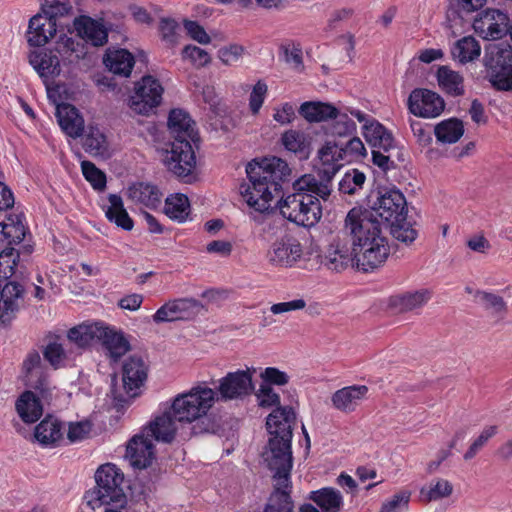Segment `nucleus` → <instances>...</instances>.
Returning <instances> with one entry per match:
<instances>
[{"instance_id":"f257e3e1","label":"nucleus","mask_w":512,"mask_h":512,"mask_svg":"<svg viewBox=\"0 0 512 512\" xmlns=\"http://www.w3.org/2000/svg\"><path fill=\"white\" fill-rule=\"evenodd\" d=\"M344 231L352 237L357 265L362 270H372L386 262L390 246L377 219L353 208L345 218Z\"/></svg>"},{"instance_id":"f03ea898","label":"nucleus","mask_w":512,"mask_h":512,"mask_svg":"<svg viewBox=\"0 0 512 512\" xmlns=\"http://www.w3.org/2000/svg\"><path fill=\"white\" fill-rule=\"evenodd\" d=\"M293 187L295 192L282 197L277 203L281 215L298 225H315L322 217L319 199H328L332 191L330 184L306 174L296 180Z\"/></svg>"},{"instance_id":"7ed1b4c3","label":"nucleus","mask_w":512,"mask_h":512,"mask_svg":"<svg viewBox=\"0 0 512 512\" xmlns=\"http://www.w3.org/2000/svg\"><path fill=\"white\" fill-rule=\"evenodd\" d=\"M246 172L250 184L242 191L244 200L256 212H267L281 193V182L290 175L288 164L277 157L264 158L249 163Z\"/></svg>"},{"instance_id":"20e7f679","label":"nucleus","mask_w":512,"mask_h":512,"mask_svg":"<svg viewBox=\"0 0 512 512\" xmlns=\"http://www.w3.org/2000/svg\"><path fill=\"white\" fill-rule=\"evenodd\" d=\"M295 413L289 407H278L267 417L266 425L271 435L264 459L268 467H292V425Z\"/></svg>"},{"instance_id":"39448f33","label":"nucleus","mask_w":512,"mask_h":512,"mask_svg":"<svg viewBox=\"0 0 512 512\" xmlns=\"http://www.w3.org/2000/svg\"><path fill=\"white\" fill-rule=\"evenodd\" d=\"M96 486L87 491L84 500L93 511L106 506L122 508L126 504L124 474L113 463L101 465L95 473Z\"/></svg>"},{"instance_id":"423d86ee","label":"nucleus","mask_w":512,"mask_h":512,"mask_svg":"<svg viewBox=\"0 0 512 512\" xmlns=\"http://www.w3.org/2000/svg\"><path fill=\"white\" fill-rule=\"evenodd\" d=\"M217 399L216 392L206 386H196L176 396L171 410L178 422L191 423L207 415Z\"/></svg>"},{"instance_id":"0eeeda50","label":"nucleus","mask_w":512,"mask_h":512,"mask_svg":"<svg viewBox=\"0 0 512 512\" xmlns=\"http://www.w3.org/2000/svg\"><path fill=\"white\" fill-rule=\"evenodd\" d=\"M69 10L68 6L58 0H44L41 12L34 15L27 31V41L31 46H44L56 33V20L59 15H64Z\"/></svg>"},{"instance_id":"6e6552de","label":"nucleus","mask_w":512,"mask_h":512,"mask_svg":"<svg viewBox=\"0 0 512 512\" xmlns=\"http://www.w3.org/2000/svg\"><path fill=\"white\" fill-rule=\"evenodd\" d=\"M163 93L161 82L152 75H145L135 83L128 105L135 113L148 115L161 104Z\"/></svg>"},{"instance_id":"1a4fd4ad","label":"nucleus","mask_w":512,"mask_h":512,"mask_svg":"<svg viewBox=\"0 0 512 512\" xmlns=\"http://www.w3.org/2000/svg\"><path fill=\"white\" fill-rule=\"evenodd\" d=\"M371 212H362L376 219L381 218L384 222L392 223L404 220L406 216V200L404 195L396 189H382L377 192L370 204Z\"/></svg>"},{"instance_id":"9d476101","label":"nucleus","mask_w":512,"mask_h":512,"mask_svg":"<svg viewBox=\"0 0 512 512\" xmlns=\"http://www.w3.org/2000/svg\"><path fill=\"white\" fill-rule=\"evenodd\" d=\"M304 255V247L294 236L285 234L276 238L269 245L265 258L275 268H291L295 266Z\"/></svg>"},{"instance_id":"9b49d317","label":"nucleus","mask_w":512,"mask_h":512,"mask_svg":"<svg viewBox=\"0 0 512 512\" xmlns=\"http://www.w3.org/2000/svg\"><path fill=\"white\" fill-rule=\"evenodd\" d=\"M163 162L177 177L190 182L196 168V157L191 142L173 141L171 149L165 152Z\"/></svg>"},{"instance_id":"f8f14e48","label":"nucleus","mask_w":512,"mask_h":512,"mask_svg":"<svg viewBox=\"0 0 512 512\" xmlns=\"http://www.w3.org/2000/svg\"><path fill=\"white\" fill-rule=\"evenodd\" d=\"M273 474L274 490L265 505L264 512H293L290 472L292 467H269Z\"/></svg>"},{"instance_id":"ddd939ff","label":"nucleus","mask_w":512,"mask_h":512,"mask_svg":"<svg viewBox=\"0 0 512 512\" xmlns=\"http://www.w3.org/2000/svg\"><path fill=\"white\" fill-rule=\"evenodd\" d=\"M255 368L229 372L219 380L218 392L222 400H243L250 396L255 389L253 375Z\"/></svg>"},{"instance_id":"4468645a","label":"nucleus","mask_w":512,"mask_h":512,"mask_svg":"<svg viewBox=\"0 0 512 512\" xmlns=\"http://www.w3.org/2000/svg\"><path fill=\"white\" fill-rule=\"evenodd\" d=\"M508 14L498 9H486L473 21L474 31L485 40L501 39L509 30Z\"/></svg>"},{"instance_id":"2eb2a0df","label":"nucleus","mask_w":512,"mask_h":512,"mask_svg":"<svg viewBox=\"0 0 512 512\" xmlns=\"http://www.w3.org/2000/svg\"><path fill=\"white\" fill-rule=\"evenodd\" d=\"M410 113L421 118L438 117L445 108L442 97L428 89H414L407 100Z\"/></svg>"},{"instance_id":"dca6fc26","label":"nucleus","mask_w":512,"mask_h":512,"mask_svg":"<svg viewBox=\"0 0 512 512\" xmlns=\"http://www.w3.org/2000/svg\"><path fill=\"white\" fill-rule=\"evenodd\" d=\"M201 308V303L194 298L173 299L163 304L152 317L157 324L173 322L188 318Z\"/></svg>"},{"instance_id":"f3484780","label":"nucleus","mask_w":512,"mask_h":512,"mask_svg":"<svg viewBox=\"0 0 512 512\" xmlns=\"http://www.w3.org/2000/svg\"><path fill=\"white\" fill-rule=\"evenodd\" d=\"M345 161L340 143L335 140L324 142L317 151L315 166L323 174L328 184L333 176L343 166Z\"/></svg>"},{"instance_id":"a211bd4d","label":"nucleus","mask_w":512,"mask_h":512,"mask_svg":"<svg viewBox=\"0 0 512 512\" xmlns=\"http://www.w3.org/2000/svg\"><path fill=\"white\" fill-rule=\"evenodd\" d=\"M126 458L134 468L145 469L155 459L152 439L142 430L134 435L127 444Z\"/></svg>"},{"instance_id":"6ab92c4d","label":"nucleus","mask_w":512,"mask_h":512,"mask_svg":"<svg viewBox=\"0 0 512 512\" xmlns=\"http://www.w3.org/2000/svg\"><path fill=\"white\" fill-rule=\"evenodd\" d=\"M369 388L366 385H350L336 390L331 396L332 407L344 414L355 412L368 398Z\"/></svg>"},{"instance_id":"aec40b11","label":"nucleus","mask_w":512,"mask_h":512,"mask_svg":"<svg viewBox=\"0 0 512 512\" xmlns=\"http://www.w3.org/2000/svg\"><path fill=\"white\" fill-rule=\"evenodd\" d=\"M29 62L43 79L49 97H52L50 80L60 75L61 67L58 55L53 51H33L29 54Z\"/></svg>"},{"instance_id":"412c9836","label":"nucleus","mask_w":512,"mask_h":512,"mask_svg":"<svg viewBox=\"0 0 512 512\" xmlns=\"http://www.w3.org/2000/svg\"><path fill=\"white\" fill-rule=\"evenodd\" d=\"M171 406L154 417L153 420L143 429L149 436L153 437L156 441L171 443L177 432V422L175 420Z\"/></svg>"},{"instance_id":"4be33fe9","label":"nucleus","mask_w":512,"mask_h":512,"mask_svg":"<svg viewBox=\"0 0 512 512\" xmlns=\"http://www.w3.org/2000/svg\"><path fill=\"white\" fill-rule=\"evenodd\" d=\"M127 197L140 209L148 208L154 210L160 206L163 193L154 184L138 182L128 187Z\"/></svg>"},{"instance_id":"5701e85b","label":"nucleus","mask_w":512,"mask_h":512,"mask_svg":"<svg viewBox=\"0 0 512 512\" xmlns=\"http://www.w3.org/2000/svg\"><path fill=\"white\" fill-rule=\"evenodd\" d=\"M23 288L16 282L0 280V321L9 322L16 314L22 301Z\"/></svg>"},{"instance_id":"b1692460","label":"nucleus","mask_w":512,"mask_h":512,"mask_svg":"<svg viewBox=\"0 0 512 512\" xmlns=\"http://www.w3.org/2000/svg\"><path fill=\"white\" fill-rule=\"evenodd\" d=\"M103 333V324L98 322H85L79 324L67 332V342L75 346L74 351H81L90 346L94 341L99 340Z\"/></svg>"},{"instance_id":"393cba45","label":"nucleus","mask_w":512,"mask_h":512,"mask_svg":"<svg viewBox=\"0 0 512 512\" xmlns=\"http://www.w3.org/2000/svg\"><path fill=\"white\" fill-rule=\"evenodd\" d=\"M168 128L173 141L194 142L197 138L195 123L189 114L181 109H173L168 117Z\"/></svg>"},{"instance_id":"a878e982","label":"nucleus","mask_w":512,"mask_h":512,"mask_svg":"<svg viewBox=\"0 0 512 512\" xmlns=\"http://www.w3.org/2000/svg\"><path fill=\"white\" fill-rule=\"evenodd\" d=\"M429 289H419L393 295L389 298V306L399 313L417 311L423 308L431 299Z\"/></svg>"},{"instance_id":"bb28decb","label":"nucleus","mask_w":512,"mask_h":512,"mask_svg":"<svg viewBox=\"0 0 512 512\" xmlns=\"http://www.w3.org/2000/svg\"><path fill=\"white\" fill-rule=\"evenodd\" d=\"M324 264L330 270L342 271L353 264L355 253L347 243L337 238L334 239L325 253Z\"/></svg>"},{"instance_id":"cd10ccee","label":"nucleus","mask_w":512,"mask_h":512,"mask_svg":"<svg viewBox=\"0 0 512 512\" xmlns=\"http://www.w3.org/2000/svg\"><path fill=\"white\" fill-rule=\"evenodd\" d=\"M78 36L93 46H103L108 39L107 30L98 21L88 16H81L74 21Z\"/></svg>"},{"instance_id":"c85d7f7f","label":"nucleus","mask_w":512,"mask_h":512,"mask_svg":"<svg viewBox=\"0 0 512 512\" xmlns=\"http://www.w3.org/2000/svg\"><path fill=\"white\" fill-rule=\"evenodd\" d=\"M56 117L62 131L71 138H78L84 131V119L78 110L70 104H60L56 108Z\"/></svg>"},{"instance_id":"c756f323","label":"nucleus","mask_w":512,"mask_h":512,"mask_svg":"<svg viewBox=\"0 0 512 512\" xmlns=\"http://www.w3.org/2000/svg\"><path fill=\"white\" fill-rule=\"evenodd\" d=\"M148 367L139 356L129 357L123 364V383L127 392H133L143 385Z\"/></svg>"},{"instance_id":"7c9ffc66","label":"nucleus","mask_w":512,"mask_h":512,"mask_svg":"<svg viewBox=\"0 0 512 512\" xmlns=\"http://www.w3.org/2000/svg\"><path fill=\"white\" fill-rule=\"evenodd\" d=\"M362 135L373 149L383 150L386 153L394 147L392 133L376 119L369 125L362 126Z\"/></svg>"},{"instance_id":"2f4dec72","label":"nucleus","mask_w":512,"mask_h":512,"mask_svg":"<svg viewBox=\"0 0 512 512\" xmlns=\"http://www.w3.org/2000/svg\"><path fill=\"white\" fill-rule=\"evenodd\" d=\"M483 65L485 71L512 66V46L508 43H492L485 47Z\"/></svg>"},{"instance_id":"473e14b6","label":"nucleus","mask_w":512,"mask_h":512,"mask_svg":"<svg viewBox=\"0 0 512 512\" xmlns=\"http://www.w3.org/2000/svg\"><path fill=\"white\" fill-rule=\"evenodd\" d=\"M34 436L41 445L54 446L63 439L64 426L57 418L47 416L36 426Z\"/></svg>"},{"instance_id":"72a5a7b5","label":"nucleus","mask_w":512,"mask_h":512,"mask_svg":"<svg viewBox=\"0 0 512 512\" xmlns=\"http://www.w3.org/2000/svg\"><path fill=\"white\" fill-rule=\"evenodd\" d=\"M104 64L112 73L129 77L134 67L135 59L126 49H108L105 53Z\"/></svg>"},{"instance_id":"f704fd0d","label":"nucleus","mask_w":512,"mask_h":512,"mask_svg":"<svg viewBox=\"0 0 512 512\" xmlns=\"http://www.w3.org/2000/svg\"><path fill=\"white\" fill-rule=\"evenodd\" d=\"M78 354L67 341L59 342L58 338L50 340L43 351L44 358L56 369L65 366Z\"/></svg>"},{"instance_id":"c9c22d12","label":"nucleus","mask_w":512,"mask_h":512,"mask_svg":"<svg viewBox=\"0 0 512 512\" xmlns=\"http://www.w3.org/2000/svg\"><path fill=\"white\" fill-rule=\"evenodd\" d=\"M100 341L107 350L111 359L117 361L130 349V344L124 334L103 325V333H101Z\"/></svg>"},{"instance_id":"e433bc0d","label":"nucleus","mask_w":512,"mask_h":512,"mask_svg":"<svg viewBox=\"0 0 512 512\" xmlns=\"http://www.w3.org/2000/svg\"><path fill=\"white\" fill-rule=\"evenodd\" d=\"M16 410L25 423L36 422L43 414V406L33 392L26 391L16 402Z\"/></svg>"},{"instance_id":"4c0bfd02","label":"nucleus","mask_w":512,"mask_h":512,"mask_svg":"<svg viewBox=\"0 0 512 512\" xmlns=\"http://www.w3.org/2000/svg\"><path fill=\"white\" fill-rule=\"evenodd\" d=\"M190 212V202L185 194L175 193L166 197L164 213L171 220L183 223L188 219Z\"/></svg>"},{"instance_id":"58836bf2","label":"nucleus","mask_w":512,"mask_h":512,"mask_svg":"<svg viewBox=\"0 0 512 512\" xmlns=\"http://www.w3.org/2000/svg\"><path fill=\"white\" fill-rule=\"evenodd\" d=\"M299 112L309 122H323L338 116V108L324 102H304Z\"/></svg>"},{"instance_id":"ea45409f","label":"nucleus","mask_w":512,"mask_h":512,"mask_svg":"<svg viewBox=\"0 0 512 512\" xmlns=\"http://www.w3.org/2000/svg\"><path fill=\"white\" fill-rule=\"evenodd\" d=\"M481 54L479 42L472 36H465L456 41L451 48V55L454 60L461 64L473 62Z\"/></svg>"},{"instance_id":"a19ab883","label":"nucleus","mask_w":512,"mask_h":512,"mask_svg":"<svg viewBox=\"0 0 512 512\" xmlns=\"http://www.w3.org/2000/svg\"><path fill=\"white\" fill-rule=\"evenodd\" d=\"M439 87L448 95L460 96L464 94V80L462 75L448 66H440L437 70Z\"/></svg>"},{"instance_id":"79ce46f5","label":"nucleus","mask_w":512,"mask_h":512,"mask_svg":"<svg viewBox=\"0 0 512 512\" xmlns=\"http://www.w3.org/2000/svg\"><path fill=\"white\" fill-rule=\"evenodd\" d=\"M23 371L27 382L38 389L43 390L46 386V377L42 371V360L39 352L31 351L23 361Z\"/></svg>"},{"instance_id":"37998d69","label":"nucleus","mask_w":512,"mask_h":512,"mask_svg":"<svg viewBox=\"0 0 512 512\" xmlns=\"http://www.w3.org/2000/svg\"><path fill=\"white\" fill-rule=\"evenodd\" d=\"M108 201L109 205L105 209V215L108 220L124 230H132L133 220L124 208L122 198L116 194H110Z\"/></svg>"},{"instance_id":"c03bdc74","label":"nucleus","mask_w":512,"mask_h":512,"mask_svg":"<svg viewBox=\"0 0 512 512\" xmlns=\"http://www.w3.org/2000/svg\"><path fill=\"white\" fill-rule=\"evenodd\" d=\"M434 134L440 143H456L464 134L463 122L457 118L443 120L435 126Z\"/></svg>"},{"instance_id":"a18cd8bd","label":"nucleus","mask_w":512,"mask_h":512,"mask_svg":"<svg viewBox=\"0 0 512 512\" xmlns=\"http://www.w3.org/2000/svg\"><path fill=\"white\" fill-rule=\"evenodd\" d=\"M56 52L62 57L64 63H74L87 55L84 43L71 37L63 36L56 45Z\"/></svg>"},{"instance_id":"49530a36","label":"nucleus","mask_w":512,"mask_h":512,"mask_svg":"<svg viewBox=\"0 0 512 512\" xmlns=\"http://www.w3.org/2000/svg\"><path fill=\"white\" fill-rule=\"evenodd\" d=\"M83 147L92 156H105L108 153V142L105 134L97 127L89 126L84 136Z\"/></svg>"},{"instance_id":"de8ad7c7","label":"nucleus","mask_w":512,"mask_h":512,"mask_svg":"<svg viewBox=\"0 0 512 512\" xmlns=\"http://www.w3.org/2000/svg\"><path fill=\"white\" fill-rule=\"evenodd\" d=\"M281 142L286 150L299 154L300 157L308 155L309 142L303 132L287 130L282 134Z\"/></svg>"},{"instance_id":"09e8293b","label":"nucleus","mask_w":512,"mask_h":512,"mask_svg":"<svg viewBox=\"0 0 512 512\" xmlns=\"http://www.w3.org/2000/svg\"><path fill=\"white\" fill-rule=\"evenodd\" d=\"M0 227L2 235L8 241V244H18L25 237L26 229L18 215L9 216L5 222L0 223Z\"/></svg>"},{"instance_id":"8fccbe9b","label":"nucleus","mask_w":512,"mask_h":512,"mask_svg":"<svg viewBox=\"0 0 512 512\" xmlns=\"http://www.w3.org/2000/svg\"><path fill=\"white\" fill-rule=\"evenodd\" d=\"M485 77L495 90L512 92V66L485 71Z\"/></svg>"},{"instance_id":"3c124183","label":"nucleus","mask_w":512,"mask_h":512,"mask_svg":"<svg viewBox=\"0 0 512 512\" xmlns=\"http://www.w3.org/2000/svg\"><path fill=\"white\" fill-rule=\"evenodd\" d=\"M453 491L452 485L445 479H438L427 487L420 490V498L424 502L437 501L448 497Z\"/></svg>"},{"instance_id":"603ef678","label":"nucleus","mask_w":512,"mask_h":512,"mask_svg":"<svg viewBox=\"0 0 512 512\" xmlns=\"http://www.w3.org/2000/svg\"><path fill=\"white\" fill-rule=\"evenodd\" d=\"M18 260L19 253L12 247L0 252V280L2 282L14 275Z\"/></svg>"},{"instance_id":"864d4df0","label":"nucleus","mask_w":512,"mask_h":512,"mask_svg":"<svg viewBox=\"0 0 512 512\" xmlns=\"http://www.w3.org/2000/svg\"><path fill=\"white\" fill-rule=\"evenodd\" d=\"M498 433L496 425L486 426L477 438L473 440L467 451L464 453L463 458L466 461L473 459L478 452Z\"/></svg>"},{"instance_id":"5fc2aeb1","label":"nucleus","mask_w":512,"mask_h":512,"mask_svg":"<svg viewBox=\"0 0 512 512\" xmlns=\"http://www.w3.org/2000/svg\"><path fill=\"white\" fill-rule=\"evenodd\" d=\"M390 226L393 237L406 245L413 243L418 236L417 230L406 221V216L404 220L390 223Z\"/></svg>"},{"instance_id":"6e6d98bb","label":"nucleus","mask_w":512,"mask_h":512,"mask_svg":"<svg viewBox=\"0 0 512 512\" xmlns=\"http://www.w3.org/2000/svg\"><path fill=\"white\" fill-rule=\"evenodd\" d=\"M411 491L403 489L383 502L380 512H404L408 510Z\"/></svg>"},{"instance_id":"4d7b16f0","label":"nucleus","mask_w":512,"mask_h":512,"mask_svg":"<svg viewBox=\"0 0 512 512\" xmlns=\"http://www.w3.org/2000/svg\"><path fill=\"white\" fill-rule=\"evenodd\" d=\"M366 176L357 169L347 172L339 183V190L344 194H354L365 183Z\"/></svg>"},{"instance_id":"13d9d810","label":"nucleus","mask_w":512,"mask_h":512,"mask_svg":"<svg viewBox=\"0 0 512 512\" xmlns=\"http://www.w3.org/2000/svg\"><path fill=\"white\" fill-rule=\"evenodd\" d=\"M81 170L85 179L96 190H103L106 187V176L90 161L81 162Z\"/></svg>"},{"instance_id":"bf43d9fd","label":"nucleus","mask_w":512,"mask_h":512,"mask_svg":"<svg viewBox=\"0 0 512 512\" xmlns=\"http://www.w3.org/2000/svg\"><path fill=\"white\" fill-rule=\"evenodd\" d=\"M332 125V134L339 137L353 135L357 131L356 123L349 118L347 112L338 109V116Z\"/></svg>"},{"instance_id":"052dcab7","label":"nucleus","mask_w":512,"mask_h":512,"mask_svg":"<svg viewBox=\"0 0 512 512\" xmlns=\"http://www.w3.org/2000/svg\"><path fill=\"white\" fill-rule=\"evenodd\" d=\"M474 297L477 303L495 313H502L506 310V304L499 295L485 291H477Z\"/></svg>"},{"instance_id":"680f3d73","label":"nucleus","mask_w":512,"mask_h":512,"mask_svg":"<svg viewBox=\"0 0 512 512\" xmlns=\"http://www.w3.org/2000/svg\"><path fill=\"white\" fill-rule=\"evenodd\" d=\"M340 146L346 161L358 160L366 156V148L362 140L357 136L352 137L345 144L340 143Z\"/></svg>"},{"instance_id":"e2e57ef3","label":"nucleus","mask_w":512,"mask_h":512,"mask_svg":"<svg viewBox=\"0 0 512 512\" xmlns=\"http://www.w3.org/2000/svg\"><path fill=\"white\" fill-rule=\"evenodd\" d=\"M256 398L258 405L262 408H278L280 404L279 394L273 387L267 384H260L259 389L256 392Z\"/></svg>"},{"instance_id":"0e129e2a","label":"nucleus","mask_w":512,"mask_h":512,"mask_svg":"<svg viewBox=\"0 0 512 512\" xmlns=\"http://www.w3.org/2000/svg\"><path fill=\"white\" fill-rule=\"evenodd\" d=\"M262 384L284 386L288 384L290 376L276 367H267L260 373Z\"/></svg>"},{"instance_id":"69168bd1","label":"nucleus","mask_w":512,"mask_h":512,"mask_svg":"<svg viewBox=\"0 0 512 512\" xmlns=\"http://www.w3.org/2000/svg\"><path fill=\"white\" fill-rule=\"evenodd\" d=\"M182 54L184 58L190 60L197 67H204L211 61L207 51L194 45L185 46Z\"/></svg>"},{"instance_id":"338daca9","label":"nucleus","mask_w":512,"mask_h":512,"mask_svg":"<svg viewBox=\"0 0 512 512\" xmlns=\"http://www.w3.org/2000/svg\"><path fill=\"white\" fill-rule=\"evenodd\" d=\"M267 93V85L258 81L250 94L249 106L253 114H257L264 102Z\"/></svg>"},{"instance_id":"774afa93","label":"nucleus","mask_w":512,"mask_h":512,"mask_svg":"<svg viewBox=\"0 0 512 512\" xmlns=\"http://www.w3.org/2000/svg\"><path fill=\"white\" fill-rule=\"evenodd\" d=\"M295 118V107L291 103H283L274 108L273 119L280 125L290 124Z\"/></svg>"}]
</instances>
